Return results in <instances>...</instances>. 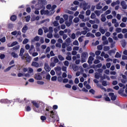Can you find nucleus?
<instances>
[{"label":"nucleus","instance_id":"47","mask_svg":"<svg viewBox=\"0 0 127 127\" xmlns=\"http://www.w3.org/2000/svg\"><path fill=\"white\" fill-rule=\"evenodd\" d=\"M118 38H120V39H123L124 38V35H123V34L120 33L118 34Z\"/></svg>","mask_w":127,"mask_h":127},{"label":"nucleus","instance_id":"31","mask_svg":"<svg viewBox=\"0 0 127 127\" xmlns=\"http://www.w3.org/2000/svg\"><path fill=\"white\" fill-rule=\"evenodd\" d=\"M102 6L101 5V2L98 3L96 5V9H101L102 8Z\"/></svg>","mask_w":127,"mask_h":127},{"label":"nucleus","instance_id":"8","mask_svg":"<svg viewBox=\"0 0 127 127\" xmlns=\"http://www.w3.org/2000/svg\"><path fill=\"white\" fill-rule=\"evenodd\" d=\"M34 78L36 80H42V76H41V75H40V73H36L34 75Z\"/></svg>","mask_w":127,"mask_h":127},{"label":"nucleus","instance_id":"43","mask_svg":"<svg viewBox=\"0 0 127 127\" xmlns=\"http://www.w3.org/2000/svg\"><path fill=\"white\" fill-rule=\"evenodd\" d=\"M122 57V55H121L119 52H117L115 55V58H121Z\"/></svg>","mask_w":127,"mask_h":127},{"label":"nucleus","instance_id":"2","mask_svg":"<svg viewBox=\"0 0 127 127\" xmlns=\"http://www.w3.org/2000/svg\"><path fill=\"white\" fill-rule=\"evenodd\" d=\"M24 49L23 48H22L20 49L19 56H21V58L22 60H24V59L27 61V62H28L29 63L31 61V57L29 56L28 54H25L23 55V54L24 53Z\"/></svg>","mask_w":127,"mask_h":127},{"label":"nucleus","instance_id":"23","mask_svg":"<svg viewBox=\"0 0 127 127\" xmlns=\"http://www.w3.org/2000/svg\"><path fill=\"white\" fill-rule=\"evenodd\" d=\"M106 15L102 14L101 15V21H102L103 22H105V21H106Z\"/></svg>","mask_w":127,"mask_h":127},{"label":"nucleus","instance_id":"29","mask_svg":"<svg viewBox=\"0 0 127 127\" xmlns=\"http://www.w3.org/2000/svg\"><path fill=\"white\" fill-rule=\"evenodd\" d=\"M55 71H56V72H60V71H61V67L60 66H57L56 67H55Z\"/></svg>","mask_w":127,"mask_h":127},{"label":"nucleus","instance_id":"32","mask_svg":"<svg viewBox=\"0 0 127 127\" xmlns=\"http://www.w3.org/2000/svg\"><path fill=\"white\" fill-rule=\"evenodd\" d=\"M19 47H20L19 45L16 46L13 48H12L11 49V50H13L14 51H15V50H18V49H19Z\"/></svg>","mask_w":127,"mask_h":127},{"label":"nucleus","instance_id":"48","mask_svg":"<svg viewBox=\"0 0 127 127\" xmlns=\"http://www.w3.org/2000/svg\"><path fill=\"white\" fill-rule=\"evenodd\" d=\"M26 22H28L30 20V16L28 15L25 17Z\"/></svg>","mask_w":127,"mask_h":127},{"label":"nucleus","instance_id":"59","mask_svg":"<svg viewBox=\"0 0 127 127\" xmlns=\"http://www.w3.org/2000/svg\"><path fill=\"white\" fill-rule=\"evenodd\" d=\"M53 24L55 26H58V25H59V23L58 21H55L53 23Z\"/></svg>","mask_w":127,"mask_h":127},{"label":"nucleus","instance_id":"1","mask_svg":"<svg viewBox=\"0 0 127 127\" xmlns=\"http://www.w3.org/2000/svg\"><path fill=\"white\" fill-rule=\"evenodd\" d=\"M50 109L51 107L49 106L46 109L45 116L47 118V119H49L50 117L53 119V122H59V117L58 116V114H57V112L54 111H50Z\"/></svg>","mask_w":127,"mask_h":127},{"label":"nucleus","instance_id":"7","mask_svg":"<svg viewBox=\"0 0 127 127\" xmlns=\"http://www.w3.org/2000/svg\"><path fill=\"white\" fill-rule=\"evenodd\" d=\"M109 97H110L112 101H116V100L117 99V95H115V94L113 93H109Z\"/></svg>","mask_w":127,"mask_h":127},{"label":"nucleus","instance_id":"64","mask_svg":"<svg viewBox=\"0 0 127 127\" xmlns=\"http://www.w3.org/2000/svg\"><path fill=\"white\" fill-rule=\"evenodd\" d=\"M28 73H33V69L31 67H29L28 69Z\"/></svg>","mask_w":127,"mask_h":127},{"label":"nucleus","instance_id":"26","mask_svg":"<svg viewBox=\"0 0 127 127\" xmlns=\"http://www.w3.org/2000/svg\"><path fill=\"white\" fill-rule=\"evenodd\" d=\"M99 31L102 33V34H104V33H106V31H107V30L103 29V28H100L99 29Z\"/></svg>","mask_w":127,"mask_h":127},{"label":"nucleus","instance_id":"55","mask_svg":"<svg viewBox=\"0 0 127 127\" xmlns=\"http://www.w3.org/2000/svg\"><path fill=\"white\" fill-rule=\"evenodd\" d=\"M73 45L78 46H79V42H78V41L75 40L73 42Z\"/></svg>","mask_w":127,"mask_h":127},{"label":"nucleus","instance_id":"54","mask_svg":"<svg viewBox=\"0 0 127 127\" xmlns=\"http://www.w3.org/2000/svg\"><path fill=\"white\" fill-rule=\"evenodd\" d=\"M65 25H66L68 27H69V26L71 25V24L72 23V22L69 21V22L68 21L65 22Z\"/></svg>","mask_w":127,"mask_h":127},{"label":"nucleus","instance_id":"49","mask_svg":"<svg viewBox=\"0 0 127 127\" xmlns=\"http://www.w3.org/2000/svg\"><path fill=\"white\" fill-rule=\"evenodd\" d=\"M116 32L118 33H120V32H122V28H117L116 29Z\"/></svg>","mask_w":127,"mask_h":127},{"label":"nucleus","instance_id":"9","mask_svg":"<svg viewBox=\"0 0 127 127\" xmlns=\"http://www.w3.org/2000/svg\"><path fill=\"white\" fill-rule=\"evenodd\" d=\"M121 76H122L123 79H121L122 83H123L124 84L127 83V77L125 75L121 74Z\"/></svg>","mask_w":127,"mask_h":127},{"label":"nucleus","instance_id":"18","mask_svg":"<svg viewBox=\"0 0 127 127\" xmlns=\"http://www.w3.org/2000/svg\"><path fill=\"white\" fill-rule=\"evenodd\" d=\"M50 13V12L48 10H44V9H42L41 10V14L43 15V14H49Z\"/></svg>","mask_w":127,"mask_h":127},{"label":"nucleus","instance_id":"36","mask_svg":"<svg viewBox=\"0 0 127 127\" xmlns=\"http://www.w3.org/2000/svg\"><path fill=\"white\" fill-rule=\"evenodd\" d=\"M11 56L14 58H18V55L17 54H15L14 52H12L11 53Z\"/></svg>","mask_w":127,"mask_h":127},{"label":"nucleus","instance_id":"37","mask_svg":"<svg viewBox=\"0 0 127 127\" xmlns=\"http://www.w3.org/2000/svg\"><path fill=\"white\" fill-rule=\"evenodd\" d=\"M104 51H109L110 50V47L109 46H105L103 48Z\"/></svg>","mask_w":127,"mask_h":127},{"label":"nucleus","instance_id":"3","mask_svg":"<svg viewBox=\"0 0 127 127\" xmlns=\"http://www.w3.org/2000/svg\"><path fill=\"white\" fill-rule=\"evenodd\" d=\"M46 2V0H38V4L36 5V9H41Z\"/></svg>","mask_w":127,"mask_h":127},{"label":"nucleus","instance_id":"28","mask_svg":"<svg viewBox=\"0 0 127 127\" xmlns=\"http://www.w3.org/2000/svg\"><path fill=\"white\" fill-rule=\"evenodd\" d=\"M102 85L104 86H109V85H110V82H107V81H103L102 82Z\"/></svg>","mask_w":127,"mask_h":127},{"label":"nucleus","instance_id":"27","mask_svg":"<svg viewBox=\"0 0 127 127\" xmlns=\"http://www.w3.org/2000/svg\"><path fill=\"white\" fill-rule=\"evenodd\" d=\"M104 99L105 100V101H107V102H110V101H111L110 97L106 94L104 95Z\"/></svg>","mask_w":127,"mask_h":127},{"label":"nucleus","instance_id":"11","mask_svg":"<svg viewBox=\"0 0 127 127\" xmlns=\"http://www.w3.org/2000/svg\"><path fill=\"white\" fill-rule=\"evenodd\" d=\"M45 70L46 71V72H50V70H51V68L49 66V65L47 64H45Z\"/></svg>","mask_w":127,"mask_h":127},{"label":"nucleus","instance_id":"30","mask_svg":"<svg viewBox=\"0 0 127 127\" xmlns=\"http://www.w3.org/2000/svg\"><path fill=\"white\" fill-rule=\"evenodd\" d=\"M124 89H125V86L123 87V88H122L119 90L118 93L120 95H123L124 94Z\"/></svg>","mask_w":127,"mask_h":127},{"label":"nucleus","instance_id":"34","mask_svg":"<svg viewBox=\"0 0 127 127\" xmlns=\"http://www.w3.org/2000/svg\"><path fill=\"white\" fill-rule=\"evenodd\" d=\"M79 21H80V19L78 17H75L73 19V22H74L75 23H78Z\"/></svg>","mask_w":127,"mask_h":127},{"label":"nucleus","instance_id":"60","mask_svg":"<svg viewBox=\"0 0 127 127\" xmlns=\"http://www.w3.org/2000/svg\"><path fill=\"white\" fill-rule=\"evenodd\" d=\"M64 66H67L68 67V66H69V62H68V61H65L64 62Z\"/></svg>","mask_w":127,"mask_h":127},{"label":"nucleus","instance_id":"46","mask_svg":"<svg viewBox=\"0 0 127 127\" xmlns=\"http://www.w3.org/2000/svg\"><path fill=\"white\" fill-rule=\"evenodd\" d=\"M32 55V56H33V57H36V56H38V53L37 52H32V54H31Z\"/></svg>","mask_w":127,"mask_h":127},{"label":"nucleus","instance_id":"22","mask_svg":"<svg viewBox=\"0 0 127 127\" xmlns=\"http://www.w3.org/2000/svg\"><path fill=\"white\" fill-rule=\"evenodd\" d=\"M102 76V74L96 72L95 73V78L96 79H100V77Z\"/></svg>","mask_w":127,"mask_h":127},{"label":"nucleus","instance_id":"20","mask_svg":"<svg viewBox=\"0 0 127 127\" xmlns=\"http://www.w3.org/2000/svg\"><path fill=\"white\" fill-rule=\"evenodd\" d=\"M56 7H57V6L56 5H53V6L52 7V10L50 11V13H52V14H53V13L55 12L54 9H55Z\"/></svg>","mask_w":127,"mask_h":127},{"label":"nucleus","instance_id":"57","mask_svg":"<svg viewBox=\"0 0 127 127\" xmlns=\"http://www.w3.org/2000/svg\"><path fill=\"white\" fill-rule=\"evenodd\" d=\"M66 60H68V61H70L72 60V57L71 56L68 55L66 57Z\"/></svg>","mask_w":127,"mask_h":127},{"label":"nucleus","instance_id":"6","mask_svg":"<svg viewBox=\"0 0 127 127\" xmlns=\"http://www.w3.org/2000/svg\"><path fill=\"white\" fill-rule=\"evenodd\" d=\"M81 63L86 62L87 58H88V54L87 53H83L81 55Z\"/></svg>","mask_w":127,"mask_h":127},{"label":"nucleus","instance_id":"62","mask_svg":"<svg viewBox=\"0 0 127 127\" xmlns=\"http://www.w3.org/2000/svg\"><path fill=\"white\" fill-rule=\"evenodd\" d=\"M121 27H126L127 26V25L126 23L122 22L120 24Z\"/></svg>","mask_w":127,"mask_h":127},{"label":"nucleus","instance_id":"61","mask_svg":"<svg viewBox=\"0 0 127 127\" xmlns=\"http://www.w3.org/2000/svg\"><path fill=\"white\" fill-rule=\"evenodd\" d=\"M63 17L65 19V20H68L69 16L67 14H64L63 15Z\"/></svg>","mask_w":127,"mask_h":127},{"label":"nucleus","instance_id":"15","mask_svg":"<svg viewBox=\"0 0 127 127\" xmlns=\"http://www.w3.org/2000/svg\"><path fill=\"white\" fill-rule=\"evenodd\" d=\"M121 4L123 9H127V4H126V2L125 1H122Z\"/></svg>","mask_w":127,"mask_h":127},{"label":"nucleus","instance_id":"45","mask_svg":"<svg viewBox=\"0 0 127 127\" xmlns=\"http://www.w3.org/2000/svg\"><path fill=\"white\" fill-rule=\"evenodd\" d=\"M38 34H39V35H42V34H43V31L42 30V29H39Z\"/></svg>","mask_w":127,"mask_h":127},{"label":"nucleus","instance_id":"4","mask_svg":"<svg viewBox=\"0 0 127 127\" xmlns=\"http://www.w3.org/2000/svg\"><path fill=\"white\" fill-rule=\"evenodd\" d=\"M80 7H81V8H83V10H87V9L91 7V6L88 5V3L84 1L81 3L80 4Z\"/></svg>","mask_w":127,"mask_h":127},{"label":"nucleus","instance_id":"13","mask_svg":"<svg viewBox=\"0 0 127 127\" xmlns=\"http://www.w3.org/2000/svg\"><path fill=\"white\" fill-rule=\"evenodd\" d=\"M51 61H54V63H58L59 60L57 58V57H53L51 59Z\"/></svg>","mask_w":127,"mask_h":127},{"label":"nucleus","instance_id":"33","mask_svg":"<svg viewBox=\"0 0 127 127\" xmlns=\"http://www.w3.org/2000/svg\"><path fill=\"white\" fill-rule=\"evenodd\" d=\"M108 53L110 56H112V55H113V54H115V51H114L113 50H110L109 51H108Z\"/></svg>","mask_w":127,"mask_h":127},{"label":"nucleus","instance_id":"5","mask_svg":"<svg viewBox=\"0 0 127 127\" xmlns=\"http://www.w3.org/2000/svg\"><path fill=\"white\" fill-rule=\"evenodd\" d=\"M31 103L36 108H33L34 111H35V112H37V113H40V112L41 111L38 110V108H39V104H38V103H37V102H36V101H32Z\"/></svg>","mask_w":127,"mask_h":127},{"label":"nucleus","instance_id":"42","mask_svg":"<svg viewBox=\"0 0 127 127\" xmlns=\"http://www.w3.org/2000/svg\"><path fill=\"white\" fill-rule=\"evenodd\" d=\"M25 109H26V112H30V111H31V108H30V106H27L25 107Z\"/></svg>","mask_w":127,"mask_h":127},{"label":"nucleus","instance_id":"52","mask_svg":"<svg viewBox=\"0 0 127 127\" xmlns=\"http://www.w3.org/2000/svg\"><path fill=\"white\" fill-rule=\"evenodd\" d=\"M108 8H109V6L106 5L102 9V10L103 11H106Z\"/></svg>","mask_w":127,"mask_h":127},{"label":"nucleus","instance_id":"50","mask_svg":"<svg viewBox=\"0 0 127 127\" xmlns=\"http://www.w3.org/2000/svg\"><path fill=\"white\" fill-rule=\"evenodd\" d=\"M78 17L80 19H82V21H83V20L84 19V18H85V16H84V15H82V14H79L78 15Z\"/></svg>","mask_w":127,"mask_h":127},{"label":"nucleus","instance_id":"56","mask_svg":"<svg viewBox=\"0 0 127 127\" xmlns=\"http://www.w3.org/2000/svg\"><path fill=\"white\" fill-rule=\"evenodd\" d=\"M17 44H18V43L16 41H15L11 44V46H12V47H13V46H15V45H17Z\"/></svg>","mask_w":127,"mask_h":127},{"label":"nucleus","instance_id":"53","mask_svg":"<svg viewBox=\"0 0 127 127\" xmlns=\"http://www.w3.org/2000/svg\"><path fill=\"white\" fill-rule=\"evenodd\" d=\"M5 37H3V38L0 39V41L2 42V43L5 42Z\"/></svg>","mask_w":127,"mask_h":127},{"label":"nucleus","instance_id":"41","mask_svg":"<svg viewBox=\"0 0 127 127\" xmlns=\"http://www.w3.org/2000/svg\"><path fill=\"white\" fill-rule=\"evenodd\" d=\"M126 40H123L122 41V47L125 48V47H126Z\"/></svg>","mask_w":127,"mask_h":127},{"label":"nucleus","instance_id":"40","mask_svg":"<svg viewBox=\"0 0 127 127\" xmlns=\"http://www.w3.org/2000/svg\"><path fill=\"white\" fill-rule=\"evenodd\" d=\"M111 11H112L110 9H108L103 14H104V15H108V14L111 13Z\"/></svg>","mask_w":127,"mask_h":127},{"label":"nucleus","instance_id":"10","mask_svg":"<svg viewBox=\"0 0 127 127\" xmlns=\"http://www.w3.org/2000/svg\"><path fill=\"white\" fill-rule=\"evenodd\" d=\"M40 40V37L38 36H36L33 39L31 40L32 43H33L36 41L37 42H38Z\"/></svg>","mask_w":127,"mask_h":127},{"label":"nucleus","instance_id":"51","mask_svg":"<svg viewBox=\"0 0 127 127\" xmlns=\"http://www.w3.org/2000/svg\"><path fill=\"white\" fill-rule=\"evenodd\" d=\"M109 44V41L108 40H106L105 41H103V45H108Z\"/></svg>","mask_w":127,"mask_h":127},{"label":"nucleus","instance_id":"38","mask_svg":"<svg viewBox=\"0 0 127 127\" xmlns=\"http://www.w3.org/2000/svg\"><path fill=\"white\" fill-rule=\"evenodd\" d=\"M8 102H9V101H8L7 99H1L0 103L2 104L3 103H8Z\"/></svg>","mask_w":127,"mask_h":127},{"label":"nucleus","instance_id":"21","mask_svg":"<svg viewBox=\"0 0 127 127\" xmlns=\"http://www.w3.org/2000/svg\"><path fill=\"white\" fill-rule=\"evenodd\" d=\"M94 12L97 16H100V15H101V13H103V11L101 10H96Z\"/></svg>","mask_w":127,"mask_h":127},{"label":"nucleus","instance_id":"58","mask_svg":"<svg viewBox=\"0 0 127 127\" xmlns=\"http://www.w3.org/2000/svg\"><path fill=\"white\" fill-rule=\"evenodd\" d=\"M28 41H29V40L28 39H25L23 41V44H26V43H28Z\"/></svg>","mask_w":127,"mask_h":127},{"label":"nucleus","instance_id":"24","mask_svg":"<svg viewBox=\"0 0 127 127\" xmlns=\"http://www.w3.org/2000/svg\"><path fill=\"white\" fill-rule=\"evenodd\" d=\"M60 29H61L60 26H58V27L54 28V31L55 33H57V32H58V31H59V30H60Z\"/></svg>","mask_w":127,"mask_h":127},{"label":"nucleus","instance_id":"39","mask_svg":"<svg viewBox=\"0 0 127 127\" xmlns=\"http://www.w3.org/2000/svg\"><path fill=\"white\" fill-rule=\"evenodd\" d=\"M58 58H59V60H60V61H64V57H63V56H62V55H59L58 56Z\"/></svg>","mask_w":127,"mask_h":127},{"label":"nucleus","instance_id":"25","mask_svg":"<svg viewBox=\"0 0 127 127\" xmlns=\"http://www.w3.org/2000/svg\"><path fill=\"white\" fill-rule=\"evenodd\" d=\"M14 66H15V65H12L8 67L7 68L4 70V72H8V71H9V70H10L11 68L14 67Z\"/></svg>","mask_w":127,"mask_h":127},{"label":"nucleus","instance_id":"16","mask_svg":"<svg viewBox=\"0 0 127 127\" xmlns=\"http://www.w3.org/2000/svg\"><path fill=\"white\" fill-rule=\"evenodd\" d=\"M93 61H94V58H93V57H89L88 60V63L90 65H91L93 63Z\"/></svg>","mask_w":127,"mask_h":127},{"label":"nucleus","instance_id":"14","mask_svg":"<svg viewBox=\"0 0 127 127\" xmlns=\"http://www.w3.org/2000/svg\"><path fill=\"white\" fill-rule=\"evenodd\" d=\"M11 34H12V35H14V36H15L17 34V35H20V34H21V33L19 31H14L11 33Z\"/></svg>","mask_w":127,"mask_h":127},{"label":"nucleus","instance_id":"17","mask_svg":"<svg viewBox=\"0 0 127 127\" xmlns=\"http://www.w3.org/2000/svg\"><path fill=\"white\" fill-rule=\"evenodd\" d=\"M28 29V27L27 26V25H25L24 26V27L22 29V32H23V33H26Z\"/></svg>","mask_w":127,"mask_h":127},{"label":"nucleus","instance_id":"12","mask_svg":"<svg viewBox=\"0 0 127 127\" xmlns=\"http://www.w3.org/2000/svg\"><path fill=\"white\" fill-rule=\"evenodd\" d=\"M32 66L33 67H36V68H38V67H40V64L37 62H34L31 64Z\"/></svg>","mask_w":127,"mask_h":127},{"label":"nucleus","instance_id":"63","mask_svg":"<svg viewBox=\"0 0 127 127\" xmlns=\"http://www.w3.org/2000/svg\"><path fill=\"white\" fill-rule=\"evenodd\" d=\"M52 81H57V76H53L51 78Z\"/></svg>","mask_w":127,"mask_h":127},{"label":"nucleus","instance_id":"19","mask_svg":"<svg viewBox=\"0 0 127 127\" xmlns=\"http://www.w3.org/2000/svg\"><path fill=\"white\" fill-rule=\"evenodd\" d=\"M34 49V46L33 45H31V46L30 47V49H29V54H32V50Z\"/></svg>","mask_w":127,"mask_h":127},{"label":"nucleus","instance_id":"44","mask_svg":"<svg viewBox=\"0 0 127 127\" xmlns=\"http://www.w3.org/2000/svg\"><path fill=\"white\" fill-rule=\"evenodd\" d=\"M90 17L91 19H94L96 18V14H95V13H92Z\"/></svg>","mask_w":127,"mask_h":127},{"label":"nucleus","instance_id":"35","mask_svg":"<svg viewBox=\"0 0 127 127\" xmlns=\"http://www.w3.org/2000/svg\"><path fill=\"white\" fill-rule=\"evenodd\" d=\"M10 19L12 20V21H15V20H16V16H15V15H12L10 17Z\"/></svg>","mask_w":127,"mask_h":127}]
</instances>
